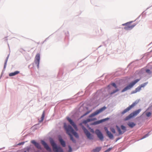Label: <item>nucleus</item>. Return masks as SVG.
Returning <instances> with one entry per match:
<instances>
[{"label": "nucleus", "instance_id": "nucleus-24", "mask_svg": "<svg viewBox=\"0 0 152 152\" xmlns=\"http://www.w3.org/2000/svg\"><path fill=\"white\" fill-rule=\"evenodd\" d=\"M118 91H119V89H117L113 91L112 92H111L110 93V94H112L116 93V92Z\"/></svg>", "mask_w": 152, "mask_h": 152}, {"label": "nucleus", "instance_id": "nucleus-16", "mask_svg": "<svg viewBox=\"0 0 152 152\" xmlns=\"http://www.w3.org/2000/svg\"><path fill=\"white\" fill-rule=\"evenodd\" d=\"M109 119V118H107L104 119H102L99 121H97L96 122H94L92 124L93 125H96L99 124Z\"/></svg>", "mask_w": 152, "mask_h": 152}, {"label": "nucleus", "instance_id": "nucleus-9", "mask_svg": "<svg viewBox=\"0 0 152 152\" xmlns=\"http://www.w3.org/2000/svg\"><path fill=\"white\" fill-rule=\"evenodd\" d=\"M148 83V82H146L145 83H144L141 84L140 86H139L138 87L136 88L135 90L133 91L132 92V93H135L137 92L140 91L141 89V88L144 87Z\"/></svg>", "mask_w": 152, "mask_h": 152}, {"label": "nucleus", "instance_id": "nucleus-20", "mask_svg": "<svg viewBox=\"0 0 152 152\" xmlns=\"http://www.w3.org/2000/svg\"><path fill=\"white\" fill-rule=\"evenodd\" d=\"M128 125L131 128H133L136 125L135 124L132 122L129 123Z\"/></svg>", "mask_w": 152, "mask_h": 152}, {"label": "nucleus", "instance_id": "nucleus-12", "mask_svg": "<svg viewBox=\"0 0 152 152\" xmlns=\"http://www.w3.org/2000/svg\"><path fill=\"white\" fill-rule=\"evenodd\" d=\"M67 119L70 124L75 129L76 131H77L78 130L77 128L75 123L69 118H67Z\"/></svg>", "mask_w": 152, "mask_h": 152}, {"label": "nucleus", "instance_id": "nucleus-18", "mask_svg": "<svg viewBox=\"0 0 152 152\" xmlns=\"http://www.w3.org/2000/svg\"><path fill=\"white\" fill-rule=\"evenodd\" d=\"M20 72L18 71H16L14 72H12L9 74V76H12L18 74Z\"/></svg>", "mask_w": 152, "mask_h": 152}, {"label": "nucleus", "instance_id": "nucleus-14", "mask_svg": "<svg viewBox=\"0 0 152 152\" xmlns=\"http://www.w3.org/2000/svg\"><path fill=\"white\" fill-rule=\"evenodd\" d=\"M40 60V55L39 53H37L35 57V62L37 66H39Z\"/></svg>", "mask_w": 152, "mask_h": 152}, {"label": "nucleus", "instance_id": "nucleus-5", "mask_svg": "<svg viewBox=\"0 0 152 152\" xmlns=\"http://www.w3.org/2000/svg\"><path fill=\"white\" fill-rule=\"evenodd\" d=\"M141 110V109H138L134 111L133 113H131L130 114H129L128 116H127L125 118V120H128L130 119V118H132L133 117L136 116L140 112Z\"/></svg>", "mask_w": 152, "mask_h": 152}, {"label": "nucleus", "instance_id": "nucleus-34", "mask_svg": "<svg viewBox=\"0 0 152 152\" xmlns=\"http://www.w3.org/2000/svg\"><path fill=\"white\" fill-rule=\"evenodd\" d=\"M30 148L29 147H27L26 148V150H27V151H29V150H30Z\"/></svg>", "mask_w": 152, "mask_h": 152}, {"label": "nucleus", "instance_id": "nucleus-32", "mask_svg": "<svg viewBox=\"0 0 152 152\" xmlns=\"http://www.w3.org/2000/svg\"><path fill=\"white\" fill-rule=\"evenodd\" d=\"M104 129L105 131L106 132V133H107L108 132H109L108 131V130L107 128V127H105L104 128Z\"/></svg>", "mask_w": 152, "mask_h": 152}, {"label": "nucleus", "instance_id": "nucleus-25", "mask_svg": "<svg viewBox=\"0 0 152 152\" xmlns=\"http://www.w3.org/2000/svg\"><path fill=\"white\" fill-rule=\"evenodd\" d=\"M151 115V112H147L146 113V115L147 117H149Z\"/></svg>", "mask_w": 152, "mask_h": 152}, {"label": "nucleus", "instance_id": "nucleus-13", "mask_svg": "<svg viewBox=\"0 0 152 152\" xmlns=\"http://www.w3.org/2000/svg\"><path fill=\"white\" fill-rule=\"evenodd\" d=\"M41 142L42 144L44 146V148L47 151L49 152L51 151V149L44 141L42 140Z\"/></svg>", "mask_w": 152, "mask_h": 152}, {"label": "nucleus", "instance_id": "nucleus-22", "mask_svg": "<svg viewBox=\"0 0 152 152\" xmlns=\"http://www.w3.org/2000/svg\"><path fill=\"white\" fill-rule=\"evenodd\" d=\"M93 120L92 119H88L87 120H85L83 121V123L85 124H86L87 123L93 121Z\"/></svg>", "mask_w": 152, "mask_h": 152}, {"label": "nucleus", "instance_id": "nucleus-15", "mask_svg": "<svg viewBox=\"0 0 152 152\" xmlns=\"http://www.w3.org/2000/svg\"><path fill=\"white\" fill-rule=\"evenodd\" d=\"M31 142L34 144L35 147L38 149H41V148L40 144L36 142L34 140H32L31 141Z\"/></svg>", "mask_w": 152, "mask_h": 152}, {"label": "nucleus", "instance_id": "nucleus-30", "mask_svg": "<svg viewBox=\"0 0 152 152\" xmlns=\"http://www.w3.org/2000/svg\"><path fill=\"white\" fill-rule=\"evenodd\" d=\"M146 72L149 74H150L151 73V72L149 69H147L146 70Z\"/></svg>", "mask_w": 152, "mask_h": 152}, {"label": "nucleus", "instance_id": "nucleus-27", "mask_svg": "<svg viewBox=\"0 0 152 152\" xmlns=\"http://www.w3.org/2000/svg\"><path fill=\"white\" fill-rule=\"evenodd\" d=\"M148 135H149L148 133L147 134H145V136H144L142 137L141 139H141H144V138L146 137H148Z\"/></svg>", "mask_w": 152, "mask_h": 152}, {"label": "nucleus", "instance_id": "nucleus-11", "mask_svg": "<svg viewBox=\"0 0 152 152\" xmlns=\"http://www.w3.org/2000/svg\"><path fill=\"white\" fill-rule=\"evenodd\" d=\"M95 132L99 139L101 141H103L104 137L101 132L99 130L96 129V130Z\"/></svg>", "mask_w": 152, "mask_h": 152}, {"label": "nucleus", "instance_id": "nucleus-38", "mask_svg": "<svg viewBox=\"0 0 152 152\" xmlns=\"http://www.w3.org/2000/svg\"><path fill=\"white\" fill-rule=\"evenodd\" d=\"M24 152H26V151H24Z\"/></svg>", "mask_w": 152, "mask_h": 152}, {"label": "nucleus", "instance_id": "nucleus-36", "mask_svg": "<svg viewBox=\"0 0 152 152\" xmlns=\"http://www.w3.org/2000/svg\"><path fill=\"white\" fill-rule=\"evenodd\" d=\"M89 113L88 112H87L85 114H84V115H86L87 114Z\"/></svg>", "mask_w": 152, "mask_h": 152}, {"label": "nucleus", "instance_id": "nucleus-28", "mask_svg": "<svg viewBox=\"0 0 152 152\" xmlns=\"http://www.w3.org/2000/svg\"><path fill=\"white\" fill-rule=\"evenodd\" d=\"M68 147H69L68 152H71L72 151V148L69 145V146Z\"/></svg>", "mask_w": 152, "mask_h": 152}, {"label": "nucleus", "instance_id": "nucleus-2", "mask_svg": "<svg viewBox=\"0 0 152 152\" xmlns=\"http://www.w3.org/2000/svg\"><path fill=\"white\" fill-rule=\"evenodd\" d=\"M50 142L54 152H63L61 148L60 147H58L52 139H50Z\"/></svg>", "mask_w": 152, "mask_h": 152}, {"label": "nucleus", "instance_id": "nucleus-7", "mask_svg": "<svg viewBox=\"0 0 152 152\" xmlns=\"http://www.w3.org/2000/svg\"><path fill=\"white\" fill-rule=\"evenodd\" d=\"M131 22H128L122 24L123 26H125V27L124 28L125 30H128L131 29L135 26V24L131 25Z\"/></svg>", "mask_w": 152, "mask_h": 152}, {"label": "nucleus", "instance_id": "nucleus-21", "mask_svg": "<svg viewBox=\"0 0 152 152\" xmlns=\"http://www.w3.org/2000/svg\"><path fill=\"white\" fill-rule=\"evenodd\" d=\"M107 134L110 138L112 139L113 138V135L109 131L107 133Z\"/></svg>", "mask_w": 152, "mask_h": 152}, {"label": "nucleus", "instance_id": "nucleus-26", "mask_svg": "<svg viewBox=\"0 0 152 152\" xmlns=\"http://www.w3.org/2000/svg\"><path fill=\"white\" fill-rule=\"evenodd\" d=\"M110 130L113 133H115V130L113 128H110Z\"/></svg>", "mask_w": 152, "mask_h": 152}, {"label": "nucleus", "instance_id": "nucleus-1", "mask_svg": "<svg viewBox=\"0 0 152 152\" xmlns=\"http://www.w3.org/2000/svg\"><path fill=\"white\" fill-rule=\"evenodd\" d=\"M64 127L66 131L67 134L69 136L71 140L73 142H75V140L73 139L71 134H73L76 138H78L79 137V136L77 133L74 131L73 128L69 125H67L65 123H64Z\"/></svg>", "mask_w": 152, "mask_h": 152}, {"label": "nucleus", "instance_id": "nucleus-3", "mask_svg": "<svg viewBox=\"0 0 152 152\" xmlns=\"http://www.w3.org/2000/svg\"><path fill=\"white\" fill-rule=\"evenodd\" d=\"M140 80V79H137L132 82L129 85H128L123 89L121 91V92H124L130 89L136 83L138 82Z\"/></svg>", "mask_w": 152, "mask_h": 152}, {"label": "nucleus", "instance_id": "nucleus-6", "mask_svg": "<svg viewBox=\"0 0 152 152\" xmlns=\"http://www.w3.org/2000/svg\"><path fill=\"white\" fill-rule=\"evenodd\" d=\"M106 109V107H104L98 110H97L95 112L91 114L89 116V117L91 118L92 117L96 115L99 114L100 113L102 112L104 110Z\"/></svg>", "mask_w": 152, "mask_h": 152}, {"label": "nucleus", "instance_id": "nucleus-19", "mask_svg": "<svg viewBox=\"0 0 152 152\" xmlns=\"http://www.w3.org/2000/svg\"><path fill=\"white\" fill-rule=\"evenodd\" d=\"M101 147H97L95 149H93V151L94 152H99L101 150Z\"/></svg>", "mask_w": 152, "mask_h": 152}, {"label": "nucleus", "instance_id": "nucleus-37", "mask_svg": "<svg viewBox=\"0 0 152 152\" xmlns=\"http://www.w3.org/2000/svg\"><path fill=\"white\" fill-rule=\"evenodd\" d=\"M80 125L81 126V125H82V124H80Z\"/></svg>", "mask_w": 152, "mask_h": 152}, {"label": "nucleus", "instance_id": "nucleus-4", "mask_svg": "<svg viewBox=\"0 0 152 152\" xmlns=\"http://www.w3.org/2000/svg\"><path fill=\"white\" fill-rule=\"evenodd\" d=\"M138 102V101H136L134 102H133L132 105L129 106L128 107L124 110L121 112V114L123 115L128 112L130 110L137 104Z\"/></svg>", "mask_w": 152, "mask_h": 152}, {"label": "nucleus", "instance_id": "nucleus-35", "mask_svg": "<svg viewBox=\"0 0 152 152\" xmlns=\"http://www.w3.org/2000/svg\"><path fill=\"white\" fill-rule=\"evenodd\" d=\"M7 60H6L5 63L4 65V67L5 68L6 66V64H7Z\"/></svg>", "mask_w": 152, "mask_h": 152}, {"label": "nucleus", "instance_id": "nucleus-29", "mask_svg": "<svg viewBox=\"0 0 152 152\" xmlns=\"http://www.w3.org/2000/svg\"><path fill=\"white\" fill-rule=\"evenodd\" d=\"M111 85L114 87L115 88H117V86L116 85V84L115 83H112Z\"/></svg>", "mask_w": 152, "mask_h": 152}, {"label": "nucleus", "instance_id": "nucleus-31", "mask_svg": "<svg viewBox=\"0 0 152 152\" xmlns=\"http://www.w3.org/2000/svg\"><path fill=\"white\" fill-rule=\"evenodd\" d=\"M112 149L111 148H109L107 150H106L104 152H107L110 151Z\"/></svg>", "mask_w": 152, "mask_h": 152}, {"label": "nucleus", "instance_id": "nucleus-8", "mask_svg": "<svg viewBox=\"0 0 152 152\" xmlns=\"http://www.w3.org/2000/svg\"><path fill=\"white\" fill-rule=\"evenodd\" d=\"M82 127L87 137L90 140L93 139V136L85 127L82 126Z\"/></svg>", "mask_w": 152, "mask_h": 152}, {"label": "nucleus", "instance_id": "nucleus-23", "mask_svg": "<svg viewBox=\"0 0 152 152\" xmlns=\"http://www.w3.org/2000/svg\"><path fill=\"white\" fill-rule=\"evenodd\" d=\"M45 117V112L43 111V113L42 115V116L41 118V122L42 121L44 120V118Z\"/></svg>", "mask_w": 152, "mask_h": 152}, {"label": "nucleus", "instance_id": "nucleus-33", "mask_svg": "<svg viewBox=\"0 0 152 152\" xmlns=\"http://www.w3.org/2000/svg\"><path fill=\"white\" fill-rule=\"evenodd\" d=\"M24 143V142H21L20 143H19L18 145H23Z\"/></svg>", "mask_w": 152, "mask_h": 152}, {"label": "nucleus", "instance_id": "nucleus-10", "mask_svg": "<svg viewBox=\"0 0 152 152\" xmlns=\"http://www.w3.org/2000/svg\"><path fill=\"white\" fill-rule=\"evenodd\" d=\"M116 127L117 129L118 132L120 134H123L126 130V127L123 125H121V128L122 130V131H121L120 128L118 126H116Z\"/></svg>", "mask_w": 152, "mask_h": 152}, {"label": "nucleus", "instance_id": "nucleus-17", "mask_svg": "<svg viewBox=\"0 0 152 152\" xmlns=\"http://www.w3.org/2000/svg\"><path fill=\"white\" fill-rule=\"evenodd\" d=\"M59 140L62 146L63 147H65L66 146L65 142L62 139L61 137H59Z\"/></svg>", "mask_w": 152, "mask_h": 152}]
</instances>
